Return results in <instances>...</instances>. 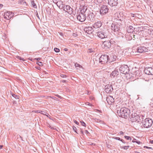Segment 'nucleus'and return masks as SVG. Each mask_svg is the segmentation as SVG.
<instances>
[{"mask_svg": "<svg viewBox=\"0 0 153 153\" xmlns=\"http://www.w3.org/2000/svg\"><path fill=\"white\" fill-rule=\"evenodd\" d=\"M117 113L119 116L125 119L129 117L130 114V110L125 107L117 110Z\"/></svg>", "mask_w": 153, "mask_h": 153, "instance_id": "nucleus-1", "label": "nucleus"}, {"mask_svg": "<svg viewBox=\"0 0 153 153\" xmlns=\"http://www.w3.org/2000/svg\"><path fill=\"white\" fill-rule=\"evenodd\" d=\"M86 10V8L85 10L84 8L83 9H82L80 10V12L77 17V19L79 21L83 22L85 20V14H84V13Z\"/></svg>", "mask_w": 153, "mask_h": 153, "instance_id": "nucleus-2", "label": "nucleus"}, {"mask_svg": "<svg viewBox=\"0 0 153 153\" xmlns=\"http://www.w3.org/2000/svg\"><path fill=\"white\" fill-rule=\"evenodd\" d=\"M152 120L149 118L145 119L143 122V125L146 128L150 127L153 124Z\"/></svg>", "mask_w": 153, "mask_h": 153, "instance_id": "nucleus-3", "label": "nucleus"}, {"mask_svg": "<svg viewBox=\"0 0 153 153\" xmlns=\"http://www.w3.org/2000/svg\"><path fill=\"white\" fill-rule=\"evenodd\" d=\"M99 63L102 64H104L108 62V56L107 55H102L98 59Z\"/></svg>", "mask_w": 153, "mask_h": 153, "instance_id": "nucleus-4", "label": "nucleus"}, {"mask_svg": "<svg viewBox=\"0 0 153 153\" xmlns=\"http://www.w3.org/2000/svg\"><path fill=\"white\" fill-rule=\"evenodd\" d=\"M105 30H99L97 33V36L100 38L103 39L107 38L108 33Z\"/></svg>", "mask_w": 153, "mask_h": 153, "instance_id": "nucleus-5", "label": "nucleus"}, {"mask_svg": "<svg viewBox=\"0 0 153 153\" xmlns=\"http://www.w3.org/2000/svg\"><path fill=\"white\" fill-rule=\"evenodd\" d=\"M129 67L126 65L121 66L119 68L120 72L124 74H128L129 71Z\"/></svg>", "mask_w": 153, "mask_h": 153, "instance_id": "nucleus-6", "label": "nucleus"}, {"mask_svg": "<svg viewBox=\"0 0 153 153\" xmlns=\"http://www.w3.org/2000/svg\"><path fill=\"white\" fill-rule=\"evenodd\" d=\"M108 9L106 5H103L100 8V12L102 15H104L106 14L108 11Z\"/></svg>", "mask_w": 153, "mask_h": 153, "instance_id": "nucleus-7", "label": "nucleus"}, {"mask_svg": "<svg viewBox=\"0 0 153 153\" xmlns=\"http://www.w3.org/2000/svg\"><path fill=\"white\" fill-rule=\"evenodd\" d=\"M111 29L114 32L118 31L120 30V25L117 23H113L111 25Z\"/></svg>", "mask_w": 153, "mask_h": 153, "instance_id": "nucleus-8", "label": "nucleus"}, {"mask_svg": "<svg viewBox=\"0 0 153 153\" xmlns=\"http://www.w3.org/2000/svg\"><path fill=\"white\" fill-rule=\"evenodd\" d=\"M114 16L116 19L122 21L123 20V13L121 12H117L114 15Z\"/></svg>", "mask_w": 153, "mask_h": 153, "instance_id": "nucleus-9", "label": "nucleus"}, {"mask_svg": "<svg viewBox=\"0 0 153 153\" xmlns=\"http://www.w3.org/2000/svg\"><path fill=\"white\" fill-rule=\"evenodd\" d=\"M73 9L68 5L64 6V10L68 13L69 14L71 15L73 13Z\"/></svg>", "mask_w": 153, "mask_h": 153, "instance_id": "nucleus-10", "label": "nucleus"}, {"mask_svg": "<svg viewBox=\"0 0 153 153\" xmlns=\"http://www.w3.org/2000/svg\"><path fill=\"white\" fill-rule=\"evenodd\" d=\"M131 120L133 122L137 121L139 119V116L137 113H134L131 115Z\"/></svg>", "mask_w": 153, "mask_h": 153, "instance_id": "nucleus-11", "label": "nucleus"}, {"mask_svg": "<svg viewBox=\"0 0 153 153\" xmlns=\"http://www.w3.org/2000/svg\"><path fill=\"white\" fill-rule=\"evenodd\" d=\"M105 91L107 93H110L113 91V88L111 85H107L105 86Z\"/></svg>", "mask_w": 153, "mask_h": 153, "instance_id": "nucleus-12", "label": "nucleus"}, {"mask_svg": "<svg viewBox=\"0 0 153 153\" xmlns=\"http://www.w3.org/2000/svg\"><path fill=\"white\" fill-rule=\"evenodd\" d=\"M144 71L147 74L153 75V68L151 67L145 68Z\"/></svg>", "mask_w": 153, "mask_h": 153, "instance_id": "nucleus-13", "label": "nucleus"}, {"mask_svg": "<svg viewBox=\"0 0 153 153\" xmlns=\"http://www.w3.org/2000/svg\"><path fill=\"white\" fill-rule=\"evenodd\" d=\"M13 16L12 13L10 12H5L4 15V19L8 20L11 19Z\"/></svg>", "mask_w": 153, "mask_h": 153, "instance_id": "nucleus-14", "label": "nucleus"}, {"mask_svg": "<svg viewBox=\"0 0 153 153\" xmlns=\"http://www.w3.org/2000/svg\"><path fill=\"white\" fill-rule=\"evenodd\" d=\"M108 3L111 7L115 6L118 4L117 0H108Z\"/></svg>", "mask_w": 153, "mask_h": 153, "instance_id": "nucleus-15", "label": "nucleus"}, {"mask_svg": "<svg viewBox=\"0 0 153 153\" xmlns=\"http://www.w3.org/2000/svg\"><path fill=\"white\" fill-rule=\"evenodd\" d=\"M102 45H104V48L105 49L109 48L111 46V44L109 40L103 42Z\"/></svg>", "mask_w": 153, "mask_h": 153, "instance_id": "nucleus-16", "label": "nucleus"}, {"mask_svg": "<svg viewBox=\"0 0 153 153\" xmlns=\"http://www.w3.org/2000/svg\"><path fill=\"white\" fill-rule=\"evenodd\" d=\"M84 30L86 33L88 34L92 33L94 31L92 27H86L84 29Z\"/></svg>", "mask_w": 153, "mask_h": 153, "instance_id": "nucleus-17", "label": "nucleus"}, {"mask_svg": "<svg viewBox=\"0 0 153 153\" xmlns=\"http://www.w3.org/2000/svg\"><path fill=\"white\" fill-rule=\"evenodd\" d=\"M95 16L93 13H90L87 16V19L91 22H93L95 20Z\"/></svg>", "mask_w": 153, "mask_h": 153, "instance_id": "nucleus-18", "label": "nucleus"}, {"mask_svg": "<svg viewBox=\"0 0 153 153\" xmlns=\"http://www.w3.org/2000/svg\"><path fill=\"white\" fill-rule=\"evenodd\" d=\"M137 52L142 53L147 51V49L144 47H140L137 49Z\"/></svg>", "mask_w": 153, "mask_h": 153, "instance_id": "nucleus-19", "label": "nucleus"}, {"mask_svg": "<svg viewBox=\"0 0 153 153\" xmlns=\"http://www.w3.org/2000/svg\"><path fill=\"white\" fill-rule=\"evenodd\" d=\"M106 101L108 104L111 105L112 103L114 102V99L112 96H109L107 97Z\"/></svg>", "mask_w": 153, "mask_h": 153, "instance_id": "nucleus-20", "label": "nucleus"}, {"mask_svg": "<svg viewBox=\"0 0 153 153\" xmlns=\"http://www.w3.org/2000/svg\"><path fill=\"white\" fill-rule=\"evenodd\" d=\"M117 56L114 54H112L110 56H108V62H114Z\"/></svg>", "mask_w": 153, "mask_h": 153, "instance_id": "nucleus-21", "label": "nucleus"}, {"mask_svg": "<svg viewBox=\"0 0 153 153\" xmlns=\"http://www.w3.org/2000/svg\"><path fill=\"white\" fill-rule=\"evenodd\" d=\"M102 25V23L100 21H98L94 23L92 26L94 28H97L100 27Z\"/></svg>", "mask_w": 153, "mask_h": 153, "instance_id": "nucleus-22", "label": "nucleus"}, {"mask_svg": "<svg viewBox=\"0 0 153 153\" xmlns=\"http://www.w3.org/2000/svg\"><path fill=\"white\" fill-rule=\"evenodd\" d=\"M134 28L131 26H129L127 27V31L128 33H132L134 30Z\"/></svg>", "mask_w": 153, "mask_h": 153, "instance_id": "nucleus-23", "label": "nucleus"}, {"mask_svg": "<svg viewBox=\"0 0 153 153\" xmlns=\"http://www.w3.org/2000/svg\"><path fill=\"white\" fill-rule=\"evenodd\" d=\"M112 76H117L119 74V72L116 70L113 71L111 74Z\"/></svg>", "mask_w": 153, "mask_h": 153, "instance_id": "nucleus-24", "label": "nucleus"}, {"mask_svg": "<svg viewBox=\"0 0 153 153\" xmlns=\"http://www.w3.org/2000/svg\"><path fill=\"white\" fill-rule=\"evenodd\" d=\"M18 4L23 5L25 6L26 4V3L24 0H19L18 1Z\"/></svg>", "mask_w": 153, "mask_h": 153, "instance_id": "nucleus-25", "label": "nucleus"}, {"mask_svg": "<svg viewBox=\"0 0 153 153\" xmlns=\"http://www.w3.org/2000/svg\"><path fill=\"white\" fill-rule=\"evenodd\" d=\"M148 33L150 35H153V30L151 29H149L147 31Z\"/></svg>", "mask_w": 153, "mask_h": 153, "instance_id": "nucleus-26", "label": "nucleus"}, {"mask_svg": "<svg viewBox=\"0 0 153 153\" xmlns=\"http://www.w3.org/2000/svg\"><path fill=\"white\" fill-rule=\"evenodd\" d=\"M31 4L32 6L34 8H36V4L35 3L34 1H32L31 2Z\"/></svg>", "mask_w": 153, "mask_h": 153, "instance_id": "nucleus-27", "label": "nucleus"}, {"mask_svg": "<svg viewBox=\"0 0 153 153\" xmlns=\"http://www.w3.org/2000/svg\"><path fill=\"white\" fill-rule=\"evenodd\" d=\"M109 41L111 45L115 44L116 43V42L114 39H111Z\"/></svg>", "mask_w": 153, "mask_h": 153, "instance_id": "nucleus-28", "label": "nucleus"}, {"mask_svg": "<svg viewBox=\"0 0 153 153\" xmlns=\"http://www.w3.org/2000/svg\"><path fill=\"white\" fill-rule=\"evenodd\" d=\"M12 95L13 97L16 99H18L19 98V96L16 95L14 94H12Z\"/></svg>", "mask_w": 153, "mask_h": 153, "instance_id": "nucleus-29", "label": "nucleus"}, {"mask_svg": "<svg viewBox=\"0 0 153 153\" xmlns=\"http://www.w3.org/2000/svg\"><path fill=\"white\" fill-rule=\"evenodd\" d=\"M75 66L76 67H79V68H83L78 63H76L75 64Z\"/></svg>", "mask_w": 153, "mask_h": 153, "instance_id": "nucleus-30", "label": "nucleus"}, {"mask_svg": "<svg viewBox=\"0 0 153 153\" xmlns=\"http://www.w3.org/2000/svg\"><path fill=\"white\" fill-rule=\"evenodd\" d=\"M63 3V2L61 1H58V2H57V5L58 7L59 6H60V5Z\"/></svg>", "mask_w": 153, "mask_h": 153, "instance_id": "nucleus-31", "label": "nucleus"}, {"mask_svg": "<svg viewBox=\"0 0 153 153\" xmlns=\"http://www.w3.org/2000/svg\"><path fill=\"white\" fill-rule=\"evenodd\" d=\"M124 137L127 140H132L131 138L129 136H125Z\"/></svg>", "mask_w": 153, "mask_h": 153, "instance_id": "nucleus-32", "label": "nucleus"}, {"mask_svg": "<svg viewBox=\"0 0 153 153\" xmlns=\"http://www.w3.org/2000/svg\"><path fill=\"white\" fill-rule=\"evenodd\" d=\"M36 63L40 66H42L43 65L42 62H37Z\"/></svg>", "mask_w": 153, "mask_h": 153, "instance_id": "nucleus-33", "label": "nucleus"}, {"mask_svg": "<svg viewBox=\"0 0 153 153\" xmlns=\"http://www.w3.org/2000/svg\"><path fill=\"white\" fill-rule=\"evenodd\" d=\"M54 50V51L56 53H58L60 51L59 49L57 48H55Z\"/></svg>", "mask_w": 153, "mask_h": 153, "instance_id": "nucleus-34", "label": "nucleus"}, {"mask_svg": "<svg viewBox=\"0 0 153 153\" xmlns=\"http://www.w3.org/2000/svg\"><path fill=\"white\" fill-rule=\"evenodd\" d=\"M122 149H128L129 147V146H123L121 147Z\"/></svg>", "mask_w": 153, "mask_h": 153, "instance_id": "nucleus-35", "label": "nucleus"}, {"mask_svg": "<svg viewBox=\"0 0 153 153\" xmlns=\"http://www.w3.org/2000/svg\"><path fill=\"white\" fill-rule=\"evenodd\" d=\"M73 130L74 131L76 132V133L78 134V132L77 131V129L76 127L75 126H73Z\"/></svg>", "mask_w": 153, "mask_h": 153, "instance_id": "nucleus-36", "label": "nucleus"}, {"mask_svg": "<svg viewBox=\"0 0 153 153\" xmlns=\"http://www.w3.org/2000/svg\"><path fill=\"white\" fill-rule=\"evenodd\" d=\"M93 49L92 48L89 49L88 52V53H91L93 52Z\"/></svg>", "mask_w": 153, "mask_h": 153, "instance_id": "nucleus-37", "label": "nucleus"}, {"mask_svg": "<svg viewBox=\"0 0 153 153\" xmlns=\"http://www.w3.org/2000/svg\"><path fill=\"white\" fill-rule=\"evenodd\" d=\"M41 114H43L45 115H47L46 114H47L46 112L45 111H41Z\"/></svg>", "mask_w": 153, "mask_h": 153, "instance_id": "nucleus-38", "label": "nucleus"}, {"mask_svg": "<svg viewBox=\"0 0 153 153\" xmlns=\"http://www.w3.org/2000/svg\"><path fill=\"white\" fill-rule=\"evenodd\" d=\"M80 123H81L82 125L84 126H86V124L83 121H80Z\"/></svg>", "mask_w": 153, "mask_h": 153, "instance_id": "nucleus-39", "label": "nucleus"}, {"mask_svg": "<svg viewBox=\"0 0 153 153\" xmlns=\"http://www.w3.org/2000/svg\"><path fill=\"white\" fill-rule=\"evenodd\" d=\"M58 7H59V8L62 9L63 8H64V6H63V3L62 4H61L60 5V6H59Z\"/></svg>", "mask_w": 153, "mask_h": 153, "instance_id": "nucleus-40", "label": "nucleus"}, {"mask_svg": "<svg viewBox=\"0 0 153 153\" xmlns=\"http://www.w3.org/2000/svg\"><path fill=\"white\" fill-rule=\"evenodd\" d=\"M17 58L18 59H19V60H22L23 61H24V59L23 58L21 57H20L19 56H17Z\"/></svg>", "mask_w": 153, "mask_h": 153, "instance_id": "nucleus-41", "label": "nucleus"}, {"mask_svg": "<svg viewBox=\"0 0 153 153\" xmlns=\"http://www.w3.org/2000/svg\"><path fill=\"white\" fill-rule=\"evenodd\" d=\"M60 76L62 78L67 77V76L63 74H61Z\"/></svg>", "mask_w": 153, "mask_h": 153, "instance_id": "nucleus-42", "label": "nucleus"}, {"mask_svg": "<svg viewBox=\"0 0 153 153\" xmlns=\"http://www.w3.org/2000/svg\"><path fill=\"white\" fill-rule=\"evenodd\" d=\"M41 110H36L35 111H34V112H35L36 113H41Z\"/></svg>", "mask_w": 153, "mask_h": 153, "instance_id": "nucleus-43", "label": "nucleus"}, {"mask_svg": "<svg viewBox=\"0 0 153 153\" xmlns=\"http://www.w3.org/2000/svg\"><path fill=\"white\" fill-rule=\"evenodd\" d=\"M55 96H56V97H58L59 98H60V99H61L62 98L61 96H60L58 94H55Z\"/></svg>", "mask_w": 153, "mask_h": 153, "instance_id": "nucleus-44", "label": "nucleus"}, {"mask_svg": "<svg viewBox=\"0 0 153 153\" xmlns=\"http://www.w3.org/2000/svg\"><path fill=\"white\" fill-rule=\"evenodd\" d=\"M114 138L115 139H116V140H121L120 138L118 137H114Z\"/></svg>", "mask_w": 153, "mask_h": 153, "instance_id": "nucleus-45", "label": "nucleus"}, {"mask_svg": "<svg viewBox=\"0 0 153 153\" xmlns=\"http://www.w3.org/2000/svg\"><path fill=\"white\" fill-rule=\"evenodd\" d=\"M143 147L145 148H147V149H152V148L150 147H148V146H144Z\"/></svg>", "mask_w": 153, "mask_h": 153, "instance_id": "nucleus-46", "label": "nucleus"}, {"mask_svg": "<svg viewBox=\"0 0 153 153\" xmlns=\"http://www.w3.org/2000/svg\"><path fill=\"white\" fill-rule=\"evenodd\" d=\"M119 134H120V135H123L124 134V133L123 132V131H120L119 133Z\"/></svg>", "mask_w": 153, "mask_h": 153, "instance_id": "nucleus-47", "label": "nucleus"}, {"mask_svg": "<svg viewBox=\"0 0 153 153\" xmlns=\"http://www.w3.org/2000/svg\"><path fill=\"white\" fill-rule=\"evenodd\" d=\"M95 1H97L98 3H101L102 1V0H95Z\"/></svg>", "mask_w": 153, "mask_h": 153, "instance_id": "nucleus-48", "label": "nucleus"}, {"mask_svg": "<svg viewBox=\"0 0 153 153\" xmlns=\"http://www.w3.org/2000/svg\"><path fill=\"white\" fill-rule=\"evenodd\" d=\"M74 122L77 125L79 124V123L76 120H74Z\"/></svg>", "mask_w": 153, "mask_h": 153, "instance_id": "nucleus-49", "label": "nucleus"}, {"mask_svg": "<svg viewBox=\"0 0 153 153\" xmlns=\"http://www.w3.org/2000/svg\"><path fill=\"white\" fill-rule=\"evenodd\" d=\"M53 1L54 3L57 4V2L58 1H57V0H53Z\"/></svg>", "mask_w": 153, "mask_h": 153, "instance_id": "nucleus-50", "label": "nucleus"}, {"mask_svg": "<svg viewBox=\"0 0 153 153\" xmlns=\"http://www.w3.org/2000/svg\"><path fill=\"white\" fill-rule=\"evenodd\" d=\"M35 59H36L37 61H39L41 59V58H35Z\"/></svg>", "mask_w": 153, "mask_h": 153, "instance_id": "nucleus-51", "label": "nucleus"}, {"mask_svg": "<svg viewBox=\"0 0 153 153\" xmlns=\"http://www.w3.org/2000/svg\"><path fill=\"white\" fill-rule=\"evenodd\" d=\"M59 35L62 36H63V33L62 32H59Z\"/></svg>", "mask_w": 153, "mask_h": 153, "instance_id": "nucleus-52", "label": "nucleus"}, {"mask_svg": "<svg viewBox=\"0 0 153 153\" xmlns=\"http://www.w3.org/2000/svg\"><path fill=\"white\" fill-rule=\"evenodd\" d=\"M120 141H121L123 143H126V142L125 141L123 140V139H121L120 140Z\"/></svg>", "mask_w": 153, "mask_h": 153, "instance_id": "nucleus-53", "label": "nucleus"}, {"mask_svg": "<svg viewBox=\"0 0 153 153\" xmlns=\"http://www.w3.org/2000/svg\"><path fill=\"white\" fill-rule=\"evenodd\" d=\"M135 143H137L138 144H139L140 143V141H137V140L135 141Z\"/></svg>", "mask_w": 153, "mask_h": 153, "instance_id": "nucleus-54", "label": "nucleus"}, {"mask_svg": "<svg viewBox=\"0 0 153 153\" xmlns=\"http://www.w3.org/2000/svg\"><path fill=\"white\" fill-rule=\"evenodd\" d=\"M136 140L134 138L133 140H132V142L133 143H135V141H136Z\"/></svg>", "mask_w": 153, "mask_h": 153, "instance_id": "nucleus-55", "label": "nucleus"}, {"mask_svg": "<svg viewBox=\"0 0 153 153\" xmlns=\"http://www.w3.org/2000/svg\"><path fill=\"white\" fill-rule=\"evenodd\" d=\"M67 81L66 80H62V82H66Z\"/></svg>", "mask_w": 153, "mask_h": 153, "instance_id": "nucleus-56", "label": "nucleus"}, {"mask_svg": "<svg viewBox=\"0 0 153 153\" xmlns=\"http://www.w3.org/2000/svg\"><path fill=\"white\" fill-rule=\"evenodd\" d=\"M95 121H97V122H100V120L97 119V120H95Z\"/></svg>", "mask_w": 153, "mask_h": 153, "instance_id": "nucleus-57", "label": "nucleus"}, {"mask_svg": "<svg viewBox=\"0 0 153 153\" xmlns=\"http://www.w3.org/2000/svg\"><path fill=\"white\" fill-rule=\"evenodd\" d=\"M3 6V5L1 4H0V8H2Z\"/></svg>", "mask_w": 153, "mask_h": 153, "instance_id": "nucleus-58", "label": "nucleus"}, {"mask_svg": "<svg viewBox=\"0 0 153 153\" xmlns=\"http://www.w3.org/2000/svg\"><path fill=\"white\" fill-rule=\"evenodd\" d=\"M81 132L82 133V134H84V133H83V131L82 130V129H81Z\"/></svg>", "mask_w": 153, "mask_h": 153, "instance_id": "nucleus-59", "label": "nucleus"}, {"mask_svg": "<svg viewBox=\"0 0 153 153\" xmlns=\"http://www.w3.org/2000/svg\"><path fill=\"white\" fill-rule=\"evenodd\" d=\"M150 143L152 144H153V140H151L150 141Z\"/></svg>", "mask_w": 153, "mask_h": 153, "instance_id": "nucleus-60", "label": "nucleus"}, {"mask_svg": "<svg viewBox=\"0 0 153 153\" xmlns=\"http://www.w3.org/2000/svg\"><path fill=\"white\" fill-rule=\"evenodd\" d=\"M85 133L87 134L89 133V132L87 130H85Z\"/></svg>", "mask_w": 153, "mask_h": 153, "instance_id": "nucleus-61", "label": "nucleus"}, {"mask_svg": "<svg viewBox=\"0 0 153 153\" xmlns=\"http://www.w3.org/2000/svg\"><path fill=\"white\" fill-rule=\"evenodd\" d=\"M3 147V145H0V149L2 148Z\"/></svg>", "mask_w": 153, "mask_h": 153, "instance_id": "nucleus-62", "label": "nucleus"}, {"mask_svg": "<svg viewBox=\"0 0 153 153\" xmlns=\"http://www.w3.org/2000/svg\"><path fill=\"white\" fill-rule=\"evenodd\" d=\"M64 50H65V51H68V49L67 48H65V49H64Z\"/></svg>", "mask_w": 153, "mask_h": 153, "instance_id": "nucleus-63", "label": "nucleus"}, {"mask_svg": "<svg viewBox=\"0 0 153 153\" xmlns=\"http://www.w3.org/2000/svg\"><path fill=\"white\" fill-rule=\"evenodd\" d=\"M87 103H88L87 104H88V105H90L91 104V103L89 102H87Z\"/></svg>", "mask_w": 153, "mask_h": 153, "instance_id": "nucleus-64", "label": "nucleus"}]
</instances>
